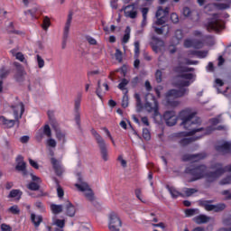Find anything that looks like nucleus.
Segmentation results:
<instances>
[{
  "label": "nucleus",
  "mask_w": 231,
  "mask_h": 231,
  "mask_svg": "<svg viewBox=\"0 0 231 231\" xmlns=\"http://www.w3.org/2000/svg\"><path fill=\"white\" fill-rule=\"evenodd\" d=\"M217 152L221 154H230L231 152V141H224L216 146Z\"/></svg>",
  "instance_id": "obj_14"
},
{
  "label": "nucleus",
  "mask_w": 231,
  "mask_h": 231,
  "mask_svg": "<svg viewBox=\"0 0 231 231\" xmlns=\"http://www.w3.org/2000/svg\"><path fill=\"white\" fill-rule=\"evenodd\" d=\"M205 210H207L208 212H221V210H225L226 208V205L224 203H220V204H217V205H212L210 202L208 201H204L202 203Z\"/></svg>",
  "instance_id": "obj_10"
},
{
  "label": "nucleus",
  "mask_w": 231,
  "mask_h": 231,
  "mask_svg": "<svg viewBox=\"0 0 231 231\" xmlns=\"http://www.w3.org/2000/svg\"><path fill=\"white\" fill-rule=\"evenodd\" d=\"M134 57L135 59H138L140 57V42H134Z\"/></svg>",
  "instance_id": "obj_47"
},
{
  "label": "nucleus",
  "mask_w": 231,
  "mask_h": 231,
  "mask_svg": "<svg viewBox=\"0 0 231 231\" xmlns=\"http://www.w3.org/2000/svg\"><path fill=\"white\" fill-rule=\"evenodd\" d=\"M91 133L99 146L102 159L104 160V162H107L109 160V156L107 155V149L106 148V141L104 140V138H102L100 134H98V133L96 132L95 129H92Z\"/></svg>",
  "instance_id": "obj_6"
},
{
  "label": "nucleus",
  "mask_w": 231,
  "mask_h": 231,
  "mask_svg": "<svg viewBox=\"0 0 231 231\" xmlns=\"http://www.w3.org/2000/svg\"><path fill=\"white\" fill-rule=\"evenodd\" d=\"M76 176L78 180V182L75 184L76 189L83 192L88 201H95V193H93V189H91L89 184L84 180L80 173H77Z\"/></svg>",
  "instance_id": "obj_3"
},
{
  "label": "nucleus",
  "mask_w": 231,
  "mask_h": 231,
  "mask_svg": "<svg viewBox=\"0 0 231 231\" xmlns=\"http://www.w3.org/2000/svg\"><path fill=\"white\" fill-rule=\"evenodd\" d=\"M196 214H199V209L189 208L185 210L186 217H192V216H196Z\"/></svg>",
  "instance_id": "obj_41"
},
{
  "label": "nucleus",
  "mask_w": 231,
  "mask_h": 231,
  "mask_svg": "<svg viewBox=\"0 0 231 231\" xmlns=\"http://www.w3.org/2000/svg\"><path fill=\"white\" fill-rule=\"evenodd\" d=\"M57 194L58 198H63L64 197V189L60 186L57 187Z\"/></svg>",
  "instance_id": "obj_62"
},
{
  "label": "nucleus",
  "mask_w": 231,
  "mask_h": 231,
  "mask_svg": "<svg viewBox=\"0 0 231 231\" xmlns=\"http://www.w3.org/2000/svg\"><path fill=\"white\" fill-rule=\"evenodd\" d=\"M46 145L50 151L51 156H53V152L51 149H55L57 147V141H55L53 138H49L46 140Z\"/></svg>",
  "instance_id": "obj_30"
},
{
  "label": "nucleus",
  "mask_w": 231,
  "mask_h": 231,
  "mask_svg": "<svg viewBox=\"0 0 231 231\" xmlns=\"http://www.w3.org/2000/svg\"><path fill=\"white\" fill-rule=\"evenodd\" d=\"M35 61L37 63V66L40 69H42V68H44V66L46 65V62L44 61V59L42 58L41 55L37 54L35 56Z\"/></svg>",
  "instance_id": "obj_37"
},
{
  "label": "nucleus",
  "mask_w": 231,
  "mask_h": 231,
  "mask_svg": "<svg viewBox=\"0 0 231 231\" xmlns=\"http://www.w3.org/2000/svg\"><path fill=\"white\" fill-rule=\"evenodd\" d=\"M182 39H183V31L177 30L175 32V36L172 39V42H174V44H180V41H181Z\"/></svg>",
  "instance_id": "obj_35"
},
{
  "label": "nucleus",
  "mask_w": 231,
  "mask_h": 231,
  "mask_svg": "<svg viewBox=\"0 0 231 231\" xmlns=\"http://www.w3.org/2000/svg\"><path fill=\"white\" fill-rule=\"evenodd\" d=\"M23 193L19 189H13L11 190L9 194V198H17L18 199H21V196Z\"/></svg>",
  "instance_id": "obj_43"
},
{
  "label": "nucleus",
  "mask_w": 231,
  "mask_h": 231,
  "mask_svg": "<svg viewBox=\"0 0 231 231\" xmlns=\"http://www.w3.org/2000/svg\"><path fill=\"white\" fill-rule=\"evenodd\" d=\"M14 120L19 121L23 118V114L24 113V105L23 102H18L12 106Z\"/></svg>",
  "instance_id": "obj_11"
},
{
  "label": "nucleus",
  "mask_w": 231,
  "mask_h": 231,
  "mask_svg": "<svg viewBox=\"0 0 231 231\" xmlns=\"http://www.w3.org/2000/svg\"><path fill=\"white\" fill-rule=\"evenodd\" d=\"M31 221L33 223L35 228H39L42 223V216L35 215V213L31 214Z\"/></svg>",
  "instance_id": "obj_26"
},
{
  "label": "nucleus",
  "mask_w": 231,
  "mask_h": 231,
  "mask_svg": "<svg viewBox=\"0 0 231 231\" xmlns=\"http://www.w3.org/2000/svg\"><path fill=\"white\" fill-rule=\"evenodd\" d=\"M134 98L136 100V111L137 113H140L143 109V105L142 104V98L140 97V94L135 93Z\"/></svg>",
  "instance_id": "obj_34"
},
{
  "label": "nucleus",
  "mask_w": 231,
  "mask_h": 231,
  "mask_svg": "<svg viewBox=\"0 0 231 231\" xmlns=\"http://www.w3.org/2000/svg\"><path fill=\"white\" fill-rule=\"evenodd\" d=\"M169 15V7H166L165 9H162V7H159L156 13L157 21L155 24H165L167 22V16Z\"/></svg>",
  "instance_id": "obj_8"
},
{
  "label": "nucleus",
  "mask_w": 231,
  "mask_h": 231,
  "mask_svg": "<svg viewBox=\"0 0 231 231\" xmlns=\"http://www.w3.org/2000/svg\"><path fill=\"white\" fill-rule=\"evenodd\" d=\"M106 91H109V86L107 83H103L102 81L97 82V88L96 89V95L98 97V98L102 99V97L106 95Z\"/></svg>",
  "instance_id": "obj_18"
},
{
  "label": "nucleus",
  "mask_w": 231,
  "mask_h": 231,
  "mask_svg": "<svg viewBox=\"0 0 231 231\" xmlns=\"http://www.w3.org/2000/svg\"><path fill=\"white\" fill-rule=\"evenodd\" d=\"M15 66L16 68H19L15 75V79L17 82H23V80H24V77H26V71H24V69H23L19 63H15Z\"/></svg>",
  "instance_id": "obj_25"
},
{
  "label": "nucleus",
  "mask_w": 231,
  "mask_h": 231,
  "mask_svg": "<svg viewBox=\"0 0 231 231\" xmlns=\"http://www.w3.org/2000/svg\"><path fill=\"white\" fill-rule=\"evenodd\" d=\"M7 212L10 214H14V216H17V214H20L21 209H19V207L17 205L12 206L7 209Z\"/></svg>",
  "instance_id": "obj_44"
},
{
  "label": "nucleus",
  "mask_w": 231,
  "mask_h": 231,
  "mask_svg": "<svg viewBox=\"0 0 231 231\" xmlns=\"http://www.w3.org/2000/svg\"><path fill=\"white\" fill-rule=\"evenodd\" d=\"M131 39V27L127 26L122 38V44H127Z\"/></svg>",
  "instance_id": "obj_33"
},
{
  "label": "nucleus",
  "mask_w": 231,
  "mask_h": 231,
  "mask_svg": "<svg viewBox=\"0 0 231 231\" xmlns=\"http://www.w3.org/2000/svg\"><path fill=\"white\" fill-rule=\"evenodd\" d=\"M31 178L32 181H35V182H30L27 185V188L29 189V190H39L40 189L39 183H41V179L33 174H31Z\"/></svg>",
  "instance_id": "obj_23"
},
{
  "label": "nucleus",
  "mask_w": 231,
  "mask_h": 231,
  "mask_svg": "<svg viewBox=\"0 0 231 231\" xmlns=\"http://www.w3.org/2000/svg\"><path fill=\"white\" fill-rule=\"evenodd\" d=\"M63 210H64L66 216H69V217H75V214L77 212V208L69 202V200H67L64 203Z\"/></svg>",
  "instance_id": "obj_19"
},
{
  "label": "nucleus",
  "mask_w": 231,
  "mask_h": 231,
  "mask_svg": "<svg viewBox=\"0 0 231 231\" xmlns=\"http://www.w3.org/2000/svg\"><path fill=\"white\" fill-rule=\"evenodd\" d=\"M183 64H185L186 66H190V65L196 66V64H198V60H189L186 59L184 60Z\"/></svg>",
  "instance_id": "obj_61"
},
{
  "label": "nucleus",
  "mask_w": 231,
  "mask_h": 231,
  "mask_svg": "<svg viewBox=\"0 0 231 231\" xmlns=\"http://www.w3.org/2000/svg\"><path fill=\"white\" fill-rule=\"evenodd\" d=\"M179 118L181 120L180 125L186 129L188 132H180L175 134V136L182 138L180 141V144L184 147V145H189L192 140H199V138L205 136V134H210L212 131H215L216 128L214 125L208 126V128L199 127L201 124V119L196 117V111L192 108H185L179 113ZM195 136L194 139L187 136Z\"/></svg>",
  "instance_id": "obj_1"
},
{
  "label": "nucleus",
  "mask_w": 231,
  "mask_h": 231,
  "mask_svg": "<svg viewBox=\"0 0 231 231\" xmlns=\"http://www.w3.org/2000/svg\"><path fill=\"white\" fill-rule=\"evenodd\" d=\"M143 137L146 141L151 140V132H149V129H147V128L143 129Z\"/></svg>",
  "instance_id": "obj_51"
},
{
  "label": "nucleus",
  "mask_w": 231,
  "mask_h": 231,
  "mask_svg": "<svg viewBox=\"0 0 231 231\" xmlns=\"http://www.w3.org/2000/svg\"><path fill=\"white\" fill-rule=\"evenodd\" d=\"M225 28V22L221 20V15L214 14L213 18L208 20L207 23V29L208 32H219Z\"/></svg>",
  "instance_id": "obj_5"
},
{
  "label": "nucleus",
  "mask_w": 231,
  "mask_h": 231,
  "mask_svg": "<svg viewBox=\"0 0 231 231\" xmlns=\"http://www.w3.org/2000/svg\"><path fill=\"white\" fill-rule=\"evenodd\" d=\"M52 167L57 174V176H62L64 174V166L60 163V161H57L55 158L51 159Z\"/></svg>",
  "instance_id": "obj_21"
},
{
  "label": "nucleus",
  "mask_w": 231,
  "mask_h": 231,
  "mask_svg": "<svg viewBox=\"0 0 231 231\" xmlns=\"http://www.w3.org/2000/svg\"><path fill=\"white\" fill-rule=\"evenodd\" d=\"M152 48L155 53H162V51L165 50V42L156 37H153L152 41Z\"/></svg>",
  "instance_id": "obj_13"
},
{
  "label": "nucleus",
  "mask_w": 231,
  "mask_h": 231,
  "mask_svg": "<svg viewBox=\"0 0 231 231\" xmlns=\"http://www.w3.org/2000/svg\"><path fill=\"white\" fill-rule=\"evenodd\" d=\"M53 128L55 129V134L58 142H60V143H62V145H64V143L68 142L66 132L57 128V126Z\"/></svg>",
  "instance_id": "obj_22"
},
{
  "label": "nucleus",
  "mask_w": 231,
  "mask_h": 231,
  "mask_svg": "<svg viewBox=\"0 0 231 231\" xmlns=\"http://www.w3.org/2000/svg\"><path fill=\"white\" fill-rule=\"evenodd\" d=\"M53 225H55V226H58V228H64L66 221L64 219H55L53 221Z\"/></svg>",
  "instance_id": "obj_45"
},
{
  "label": "nucleus",
  "mask_w": 231,
  "mask_h": 231,
  "mask_svg": "<svg viewBox=\"0 0 231 231\" xmlns=\"http://www.w3.org/2000/svg\"><path fill=\"white\" fill-rule=\"evenodd\" d=\"M191 55H196L198 59H205L207 55H208V51H192Z\"/></svg>",
  "instance_id": "obj_40"
},
{
  "label": "nucleus",
  "mask_w": 231,
  "mask_h": 231,
  "mask_svg": "<svg viewBox=\"0 0 231 231\" xmlns=\"http://www.w3.org/2000/svg\"><path fill=\"white\" fill-rule=\"evenodd\" d=\"M86 41L88 42V44H91L92 46H96L97 40L89 35H87L85 37Z\"/></svg>",
  "instance_id": "obj_54"
},
{
  "label": "nucleus",
  "mask_w": 231,
  "mask_h": 231,
  "mask_svg": "<svg viewBox=\"0 0 231 231\" xmlns=\"http://www.w3.org/2000/svg\"><path fill=\"white\" fill-rule=\"evenodd\" d=\"M182 196H187V198L192 196L193 194H196L198 192V189H190V188H184L182 189Z\"/></svg>",
  "instance_id": "obj_38"
},
{
  "label": "nucleus",
  "mask_w": 231,
  "mask_h": 231,
  "mask_svg": "<svg viewBox=\"0 0 231 231\" xmlns=\"http://www.w3.org/2000/svg\"><path fill=\"white\" fill-rule=\"evenodd\" d=\"M154 28V32L155 33H158V35H162V33H163V32L165 31V28H169V26H162V27H155Z\"/></svg>",
  "instance_id": "obj_53"
},
{
  "label": "nucleus",
  "mask_w": 231,
  "mask_h": 231,
  "mask_svg": "<svg viewBox=\"0 0 231 231\" xmlns=\"http://www.w3.org/2000/svg\"><path fill=\"white\" fill-rule=\"evenodd\" d=\"M171 20L175 24L180 22V18L178 17V14H176V13H172V14H171Z\"/></svg>",
  "instance_id": "obj_60"
},
{
  "label": "nucleus",
  "mask_w": 231,
  "mask_h": 231,
  "mask_svg": "<svg viewBox=\"0 0 231 231\" xmlns=\"http://www.w3.org/2000/svg\"><path fill=\"white\" fill-rule=\"evenodd\" d=\"M182 14L184 17H190V14H192V11H190V8L189 7H184L182 9Z\"/></svg>",
  "instance_id": "obj_56"
},
{
  "label": "nucleus",
  "mask_w": 231,
  "mask_h": 231,
  "mask_svg": "<svg viewBox=\"0 0 231 231\" xmlns=\"http://www.w3.org/2000/svg\"><path fill=\"white\" fill-rule=\"evenodd\" d=\"M42 131L45 134V136H48V138H51V128H50L49 125H45Z\"/></svg>",
  "instance_id": "obj_46"
},
{
  "label": "nucleus",
  "mask_w": 231,
  "mask_h": 231,
  "mask_svg": "<svg viewBox=\"0 0 231 231\" xmlns=\"http://www.w3.org/2000/svg\"><path fill=\"white\" fill-rule=\"evenodd\" d=\"M185 48H195L199 50V48H203V42L201 40H185L184 42Z\"/></svg>",
  "instance_id": "obj_20"
},
{
  "label": "nucleus",
  "mask_w": 231,
  "mask_h": 231,
  "mask_svg": "<svg viewBox=\"0 0 231 231\" xmlns=\"http://www.w3.org/2000/svg\"><path fill=\"white\" fill-rule=\"evenodd\" d=\"M0 125H5V127H14L15 125V120L6 119V117L1 116H0Z\"/></svg>",
  "instance_id": "obj_29"
},
{
  "label": "nucleus",
  "mask_w": 231,
  "mask_h": 231,
  "mask_svg": "<svg viewBox=\"0 0 231 231\" xmlns=\"http://www.w3.org/2000/svg\"><path fill=\"white\" fill-rule=\"evenodd\" d=\"M16 171H19L23 176H26V174H28V171H26V162H24V159L22 155L16 157Z\"/></svg>",
  "instance_id": "obj_17"
},
{
  "label": "nucleus",
  "mask_w": 231,
  "mask_h": 231,
  "mask_svg": "<svg viewBox=\"0 0 231 231\" xmlns=\"http://www.w3.org/2000/svg\"><path fill=\"white\" fill-rule=\"evenodd\" d=\"M35 207L36 208L40 209V212H44V210H46V208H44V204H42V202L41 201H37L35 203Z\"/></svg>",
  "instance_id": "obj_57"
},
{
  "label": "nucleus",
  "mask_w": 231,
  "mask_h": 231,
  "mask_svg": "<svg viewBox=\"0 0 231 231\" xmlns=\"http://www.w3.org/2000/svg\"><path fill=\"white\" fill-rule=\"evenodd\" d=\"M1 229L2 231H12V227L6 224H2L1 225Z\"/></svg>",
  "instance_id": "obj_64"
},
{
  "label": "nucleus",
  "mask_w": 231,
  "mask_h": 231,
  "mask_svg": "<svg viewBox=\"0 0 231 231\" xmlns=\"http://www.w3.org/2000/svg\"><path fill=\"white\" fill-rule=\"evenodd\" d=\"M115 57L118 60V62H122V51L120 50H116Z\"/></svg>",
  "instance_id": "obj_59"
},
{
  "label": "nucleus",
  "mask_w": 231,
  "mask_h": 231,
  "mask_svg": "<svg viewBox=\"0 0 231 231\" xmlns=\"http://www.w3.org/2000/svg\"><path fill=\"white\" fill-rule=\"evenodd\" d=\"M215 83V88H217V93H221L219 88L223 87L225 83L220 79H216Z\"/></svg>",
  "instance_id": "obj_49"
},
{
  "label": "nucleus",
  "mask_w": 231,
  "mask_h": 231,
  "mask_svg": "<svg viewBox=\"0 0 231 231\" xmlns=\"http://www.w3.org/2000/svg\"><path fill=\"white\" fill-rule=\"evenodd\" d=\"M51 25V22L50 21V18L48 16H45L42 21V28L45 32H47L48 28Z\"/></svg>",
  "instance_id": "obj_42"
},
{
  "label": "nucleus",
  "mask_w": 231,
  "mask_h": 231,
  "mask_svg": "<svg viewBox=\"0 0 231 231\" xmlns=\"http://www.w3.org/2000/svg\"><path fill=\"white\" fill-rule=\"evenodd\" d=\"M47 115H48L49 120L51 122V125H52V127H55L54 112L52 110H49Z\"/></svg>",
  "instance_id": "obj_48"
},
{
  "label": "nucleus",
  "mask_w": 231,
  "mask_h": 231,
  "mask_svg": "<svg viewBox=\"0 0 231 231\" xmlns=\"http://www.w3.org/2000/svg\"><path fill=\"white\" fill-rule=\"evenodd\" d=\"M155 79L158 83L162 82V70H157L155 73Z\"/></svg>",
  "instance_id": "obj_63"
},
{
  "label": "nucleus",
  "mask_w": 231,
  "mask_h": 231,
  "mask_svg": "<svg viewBox=\"0 0 231 231\" xmlns=\"http://www.w3.org/2000/svg\"><path fill=\"white\" fill-rule=\"evenodd\" d=\"M11 53L13 57H15L16 60H20V62H23V64H28V61L26 60V58L24 57V54L22 52H17L16 50H12Z\"/></svg>",
  "instance_id": "obj_28"
},
{
  "label": "nucleus",
  "mask_w": 231,
  "mask_h": 231,
  "mask_svg": "<svg viewBox=\"0 0 231 231\" xmlns=\"http://www.w3.org/2000/svg\"><path fill=\"white\" fill-rule=\"evenodd\" d=\"M38 11H39V7L35 5L32 10L25 11L24 14L27 17L33 19V17H35V14H37Z\"/></svg>",
  "instance_id": "obj_39"
},
{
  "label": "nucleus",
  "mask_w": 231,
  "mask_h": 231,
  "mask_svg": "<svg viewBox=\"0 0 231 231\" xmlns=\"http://www.w3.org/2000/svg\"><path fill=\"white\" fill-rule=\"evenodd\" d=\"M167 189L173 199H176V198H180V196H183V193L178 191V189H176V188L174 187L168 186Z\"/></svg>",
  "instance_id": "obj_32"
},
{
  "label": "nucleus",
  "mask_w": 231,
  "mask_h": 231,
  "mask_svg": "<svg viewBox=\"0 0 231 231\" xmlns=\"http://www.w3.org/2000/svg\"><path fill=\"white\" fill-rule=\"evenodd\" d=\"M73 20V14H69L68 15V19L64 27L63 32V48L66 46V41L68 40V37L69 35V28L71 27V21Z\"/></svg>",
  "instance_id": "obj_16"
},
{
  "label": "nucleus",
  "mask_w": 231,
  "mask_h": 231,
  "mask_svg": "<svg viewBox=\"0 0 231 231\" xmlns=\"http://www.w3.org/2000/svg\"><path fill=\"white\" fill-rule=\"evenodd\" d=\"M125 17H129L130 19H136L138 15V11L136 9V5L132 4L123 7Z\"/></svg>",
  "instance_id": "obj_12"
},
{
  "label": "nucleus",
  "mask_w": 231,
  "mask_h": 231,
  "mask_svg": "<svg viewBox=\"0 0 231 231\" xmlns=\"http://www.w3.org/2000/svg\"><path fill=\"white\" fill-rule=\"evenodd\" d=\"M75 106H74V109L76 113H79V111H80V102H82V93L79 92L77 94V97L75 98Z\"/></svg>",
  "instance_id": "obj_31"
},
{
  "label": "nucleus",
  "mask_w": 231,
  "mask_h": 231,
  "mask_svg": "<svg viewBox=\"0 0 231 231\" xmlns=\"http://www.w3.org/2000/svg\"><path fill=\"white\" fill-rule=\"evenodd\" d=\"M51 210L52 214H60L62 210H64V206L62 205H57V204H51Z\"/></svg>",
  "instance_id": "obj_36"
},
{
  "label": "nucleus",
  "mask_w": 231,
  "mask_h": 231,
  "mask_svg": "<svg viewBox=\"0 0 231 231\" xmlns=\"http://www.w3.org/2000/svg\"><path fill=\"white\" fill-rule=\"evenodd\" d=\"M145 100L144 109H146L148 113H153V118H156L157 116L162 118V116H160V112L158 111V101L156 100V97H154L152 94H147Z\"/></svg>",
  "instance_id": "obj_4"
},
{
  "label": "nucleus",
  "mask_w": 231,
  "mask_h": 231,
  "mask_svg": "<svg viewBox=\"0 0 231 231\" xmlns=\"http://www.w3.org/2000/svg\"><path fill=\"white\" fill-rule=\"evenodd\" d=\"M176 71L181 73L177 83L179 89H171L166 94V106L170 107H178L180 106V101L177 98L187 95L189 93V88H187L196 80V74L189 73L194 71L192 68L184 67L180 64Z\"/></svg>",
  "instance_id": "obj_2"
},
{
  "label": "nucleus",
  "mask_w": 231,
  "mask_h": 231,
  "mask_svg": "<svg viewBox=\"0 0 231 231\" xmlns=\"http://www.w3.org/2000/svg\"><path fill=\"white\" fill-rule=\"evenodd\" d=\"M128 84L129 81L125 79H123L118 85V88L121 89V91H124V89H125V86H127Z\"/></svg>",
  "instance_id": "obj_52"
},
{
  "label": "nucleus",
  "mask_w": 231,
  "mask_h": 231,
  "mask_svg": "<svg viewBox=\"0 0 231 231\" xmlns=\"http://www.w3.org/2000/svg\"><path fill=\"white\" fill-rule=\"evenodd\" d=\"M193 221H195L197 225H203L205 223H208L210 221V217L206 215H199L193 218Z\"/></svg>",
  "instance_id": "obj_27"
},
{
  "label": "nucleus",
  "mask_w": 231,
  "mask_h": 231,
  "mask_svg": "<svg viewBox=\"0 0 231 231\" xmlns=\"http://www.w3.org/2000/svg\"><path fill=\"white\" fill-rule=\"evenodd\" d=\"M163 120L170 127L176 125L178 123V116H176L175 111H166L163 115Z\"/></svg>",
  "instance_id": "obj_9"
},
{
  "label": "nucleus",
  "mask_w": 231,
  "mask_h": 231,
  "mask_svg": "<svg viewBox=\"0 0 231 231\" xmlns=\"http://www.w3.org/2000/svg\"><path fill=\"white\" fill-rule=\"evenodd\" d=\"M229 4H213V5H208L206 7V10H210V8H214V10H226V8H230V3L231 0H226Z\"/></svg>",
  "instance_id": "obj_24"
},
{
  "label": "nucleus",
  "mask_w": 231,
  "mask_h": 231,
  "mask_svg": "<svg viewBox=\"0 0 231 231\" xmlns=\"http://www.w3.org/2000/svg\"><path fill=\"white\" fill-rule=\"evenodd\" d=\"M207 158V153H198V154H186L182 157L183 162H192V163H196V162H199V160H203Z\"/></svg>",
  "instance_id": "obj_15"
},
{
  "label": "nucleus",
  "mask_w": 231,
  "mask_h": 231,
  "mask_svg": "<svg viewBox=\"0 0 231 231\" xmlns=\"http://www.w3.org/2000/svg\"><path fill=\"white\" fill-rule=\"evenodd\" d=\"M108 228L111 231H120L122 219H120L118 214L112 212L108 215Z\"/></svg>",
  "instance_id": "obj_7"
},
{
  "label": "nucleus",
  "mask_w": 231,
  "mask_h": 231,
  "mask_svg": "<svg viewBox=\"0 0 231 231\" xmlns=\"http://www.w3.org/2000/svg\"><path fill=\"white\" fill-rule=\"evenodd\" d=\"M35 138L38 142H41L42 140V138H44V134L42 132V129H40L35 135Z\"/></svg>",
  "instance_id": "obj_55"
},
{
  "label": "nucleus",
  "mask_w": 231,
  "mask_h": 231,
  "mask_svg": "<svg viewBox=\"0 0 231 231\" xmlns=\"http://www.w3.org/2000/svg\"><path fill=\"white\" fill-rule=\"evenodd\" d=\"M10 73V70L3 68L1 70H0V79H5V77H7V75Z\"/></svg>",
  "instance_id": "obj_58"
},
{
  "label": "nucleus",
  "mask_w": 231,
  "mask_h": 231,
  "mask_svg": "<svg viewBox=\"0 0 231 231\" xmlns=\"http://www.w3.org/2000/svg\"><path fill=\"white\" fill-rule=\"evenodd\" d=\"M129 106V96L127 94H125L123 96V100H122V107H128Z\"/></svg>",
  "instance_id": "obj_50"
}]
</instances>
